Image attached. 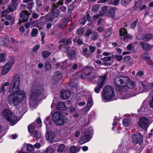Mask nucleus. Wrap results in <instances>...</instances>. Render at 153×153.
Listing matches in <instances>:
<instances>
[{"mask_svg": "<svg viewBox=\"0 0 153 153\" xmlns=\"http://www.w3.org/2000/svg\"><path fill=\"white\" fill-rule=\"evenodd\" d=\"M115 85L124 92V94L121 97L122 98L125 99L130 97L135 96L137 94L145 91L146 86L145 84L141 82L140 87L136 85V82L131 80L127 77H117L114 80Z\"/></svg>", "mask_w": 153, "mask_h": 153, "instance_id": "nucleus-1", "label": "nucleus"}, {"mask_svg": "<svg viewBox=\"0 0 153 153\" xmlns=\"http://www.w3.org/2000/svg\"><path fill=\"white\" fill-rule=\"evenodd\" d=\"M20 77L18 75L14 76L9 89V92L12 93L8 97L9 104L16 106L26 97V94L23 90H20Z\"/></svg>", "mask_w": 153, "mask_h": 153, "instance_id": "nucleus-2", "label": "nucleus"}, {"mask_svg": "<svg viewBox=\"0 0 153 153\" xmlns=\"http://www.w3.org/2000/svg\"><path fill=\"white\" fill-rule=\"evenodd\" d=\"M47 94V91L42 86H33L30 94L29 104L31 109L36 108L38 101L45 97Z\"/></svg>", "mask_w": 153, "mask_h": 153, "instance_id": "nucleus-3", "label": "nucleus"}, {"mask_svg": "<svg viewBox=\"0 0 153 153\" xmlns=\"http://www.w3.org/2000/svg\"><path fill=\"white\" fill-rule=\"evenodd\" d=\"M101 98L104 102H106L113 100L115 95V91L114 88L110 85L105 86L102 92Z\"/></svg>", "mask_w": 153, "mask_h": 153, "instance_id": "nucleus-4", "label": "nucleus"}, {"mask_svg": "<svg viewBox=\"0 0 153 153\" xmlns=\"http://www.w3.org/2000/svg\"><path fill=\"white\" fill-rule=\"evenodd\" d=\"M52 120L55 124L58 126L63 125L68 121L67 118L59 111H56L53 114Z\"/></svg>", "mask_w": 153, "mask_h": 153, "instance_id": "nucleus-5", "label": "nucleus"}, {"mask_svg": "<svg viewBox=\"0 0 153 153\" xmlns=\"http://www.w3.org/2000/svg\"><path fill=\"white\" fill-rule=\"evenodd\" d=\"M106 78V75H103L99 78L96 76L91 78L92 82L94 84L97 82V85L94 89V91L97 93H99L100 91L102 86L104 84Z\"/></svg>", "mask_w": 153, "mask_h": 153, "instance_id": "nucleus-6", "label": "nucleus"}, {"mask_svg": "<svg viewBox=\"0 0 153 153\" xmlns=\"http://www.w3.org/2000/svg\"><path fill=\"white\" fill-rule=\"evenodd\" d=\"M2 116L7 120L10 122L11 126L14 125L18 121L17 116L12 114L8 110H4Z\"/></svg>", "mask_w": 153, "mask_h": 153, "instance_id": "nucleus-7", "label": "nucleus"}, {"mask_svg": "<svg viewBox=\"0 0 153 153\" xmlns=\"http://www.w3.org/2000/svg\"><path fill=\"white\" fill-rule=\"evenodd\" d=\"M59 10L53 9L51 12V15H47L46 17V22H50L47 24V28L49 29L51 26V23L53 24L56 22V19H55L59 15Z\"/></svg>", "mask_w": 153, "mask_h": 153, "instance_id": "nucleus-8", "label": "nucleus"}, {"mask_svg": "<svg viewBox=\"0 0 153 153\" xmlns=\"http://www.w3.org/2000/svg\"><path fill=\"white\" fill-rule=\"evenodd\" d=\"M92 131V129L91 127L89 128L86 129L84 134L82 137L79 143L80 144L85 143L90 140V135Z\"/></svg>", "mask_w": 153, "mask_h": 153, "instance_id": "nucleus-9", "label": "nucleus"}, {"mask_svg": "<svg viewBox=\"0 0 153 153\" xmlns=\"http://www.w3.org/2000/svg\"><path fill=\"white\" fill-rule=\"evenodd\" d=\"M36 128V125L34 123H32L28 127V130L31 132V134L33 137L36 138H39L41 136V133L36 130L34 131Z\"/></svg>", "mask_w": 153, "mask_h": 153, "instance_id": "nucleus-10", "label": "nucleus"}, {"mask_svg": "<svg viewBox=\"0 0 153 153\" xmlns=\"http://www.w3.org/2000/svg\"><path fill=\"white\" fill-rule=\"evenodd\" d=\"M13 63L14 60L12 59L3 67L1 72L2 75H4L9 71Z\"/></svg>", "mask_w": 153, "mask_h": 153, "instance_id": "nucleus-11", "label": "nucleus"}, {"mask_svg": "<svg viewBox=\"0 0 153 153\" xmlns=\"http://www.w3.org/2000/svg\"><path fill=\"white\" fill-rule=\"evenodd\" d=\"M132 141L134 144L141 143L143 141V136L140 133H136L133 136Z\"/></svg>", "mask_w": 153, "mask_h": 153, "instance_id": "nucleus-12", "label": "nucleus"}, {"mask_svg": "<svg viewBox=\"0 0 153 153\" xmlns=\"http://www.w3.org/2000/svg\"><path fill=\"white\" fill-rule=\"evenodd\" d=\"M149 121L148 119L145 117H141L139 118V125L140 126L145 129L148 127Z\"/></svg>", "mask_w": 153, "mask_h": 153, "instance_id": "nucleus-13", "label": "nucleus"}, {"mask_svg": "<svg viewBox=\"0 0 153 153\" xmlns=\"http://www.w3.org/2000/svg\"><path fill=\"white\" fill-rule=\"evenodd\" d=\"M93 105V100L91 97H89L87 100V104L86 106L82 109V111L84 113H86L90 110Z\"/></svg>", "mask_w": 153, "mask_h": 153, "instance_id": "nucleus-14", "label": "nucleus"}, {"mask_svg": "<svg viewBox=\"0 0 153 153\" xmlns=\"http://www.w3.org/2000/svg\"><path fill=\"white\" fill-rule=\"evenodd\" d=\"M127 31L126 29L124 28H122L120 30V33L121 36V40H125L126 39L131 37L128 34H127Z\"/></svg>", "mask_w": 153, "mask_h": 153, "instance_id": "nucleus-15", "label": "nucleus"}, {"mask_svg": "<svg viewBox=\"0 0 153 153\" xmlns=\"http://www.w3.org/2000/svg\"><path fill=\"white\" fill-rule=\"evenodd\" d=\"M30 14V13H28L27 10L22 11L20 14V17L22 19V22H27L28 20L29 17L28 16Z\"/></svg>", "mask_w": 153, "mask_h": 153, "instance_id": "nucleus-16", "label": "nucleus"}, {"mask_svg": "<svg viewBox=\"0 0 153 153\" xmlns=\"http://www.w3.org/2000/svg\"><path fill=\"white\" fill-rule=\"evenodd\" d=\"M16 109L19 112L22 114H23L26 112L27 110V106L26 104H25L22 105L21 104H19V106L16 107Z\"/></svg>", "mask_w": 153, "mask_h": 153, "instance_id": "nucleus-17", "label": "nucleus"}, {"mask_svg": "<svg viewBox=\"0 0 153 153\" xmlns=\"http://www.w3.org/2000/svg\"><path fill=\"white\" fill-rule=\"evenodd\" d=\"M71 95V92L68 90L63 89L62 90L60 93L61 97L63 99H67L70 97Z\"/></svg>", "mask_w": 153, "mask_h": 153, "instance_id": "nucleus-18", "label": "nucleus"}, {"mask_svg": "<svg viewBox=\"0 0 153 153\" xmlns=\"http://www.w3.org/2000/svg\"><path fill=\"white\" fill-rule=\"evenodd\" d=\"M54 134L52 132H48L47 131V133L45 135L46 139L48 140L49 142H52L53 141Z\"/></svg>", "mask_w": 153, "mask_h": 153, "instance_id": "nucleus-19", "label": "nucleus"}, {"mask_svg": "<svg viewBox=\"0 0 153 153\" xmlns=\"http://www.w3.org/2000/svg\"><path fill=\"white\" fill-rule=\"evenodd\" d=\"M140 45L142 47L143 50H149L151 48L150 45L146 42H140Z\"/></svg>", "mask_w": 153, "mask_h": 153, "instance_id": "nucleus-20", "label": "nucleus"}, {"mask_svg": "<svg viewBox=\"0 0 153 153\" xmlns=\"http://www.w3.org/2000/svg\"><path fill=\"white\" fill-rule=\"evenodd\" d=\"M102 61L104 62H106L105 63L107 65H110L113 62L110 56L105 57L102 58Z\"/></svg>", "mask_w": 153, "mask_h": 153, "instance_id": "nucleus-21", "label": "nucleus"}, {"mask_svg": "<svg viewBox=\"0 0 153 153\" xmlns=\"http://www.w3.org/2000/svg\"><path fill=\"white\" fill-rule=\"evenodd\" d=\"M56 108L57 109L60 110H66L67 109L64 103L59 102L56 105Z\"/></svg>", "mask_w": 153, "mask_h": 153, "instance_id": "nucleus-22", "label": "nucleus"}, {"mask_svg": "<svg viewBox=\"0 0 153 153\" xmlns=\"http://www.w3.org/2000/svg\"><path fill=\"white\" fill-rule=\"evenodd\" d=\"M108 8L106 6L102 7L100 11V15L102 16H104L106 14L108 10Z\"/></svg>", "mask_w": 153, "mask_h": 153, "instance_id": "nucleus-23", "label": "nucleus"}, {"mask_svg": "<svg viewBox=\"0 0 153 153\" xmlns=\"http://www.w3.org/2000/svg\"><path fill=\"white\" fill-rule=\"evenodd\" d=\"M9 43L8 39L7 37L5 38H3L0 40V45L7 46Z\"/></svg>", "mask_w": 153, "mask_h": 153, "instance_id": "nucleus-24", "label": "nucleus"}, {"mask_svg": "<svg viewBox=\"0 0 153 153\" xmlns=\"http://www.w3.org/2000/svg\"><path fill=\"white\" fill-rule=\"evenodd\" d=\"M80 71H79L77 72L76 74V76H79L82 79H85V78H87L89 77H90L89 76V75H91V73L88 74H82V75L80 74Z\"/></svg>", "mask_w": 153, "mask_h": 153, "instance_id": "nucleus-25", "label": "nucleus"}, {"mask_svg": "<svg viewBox=\"0 0 153 153\" xmlns=\"http://www.w3.org/2000/svg\"><path fill=\"white\" fill-rule=\"evenodd\" d=\"M67 55L71 59H72L76 57V54L74 51L71 50L68 53Z\"/></svg>", "mask_w": 153, "mask_h": 153, "instance_id": "nucleus-26", "label": "nucleus"}, {"mask_svg": "<svg viewBox=\"0 0 153 153\" xmlns=\"http://www.w3.org/2000/svg\"><path fill=\"white\" fill-rule=\"evenodd\" d=\"M63 76V74L59 71L56 72L54 79L56 81L60 80Z\"/></svg>", "mask_w": 153, "mask_h": 153, "instance_id": "nucleus-27", "label": "nucleus"}, {"mask_svg": "<svg viewBox=\"0 0 153 153\" xmlns=\"http://www.w3.org/2000/svg\"><path fill=\"white\" fill-rule=\"evenodd\" d=\"M71 42V39H63L59 42V43H62V45L69 44Z\"/></svg>", "mask_w": 153, "mask_h": 153, "instance_id": "nucleus-28", "label": "nucleus"}, {"mask_svg": "<svg viewBox=\"0 0 153 153\" xmlns=\"http://www.w3.org/2000/svg\"><path fill=\"white\" fill-rule=\"evenodd\" d=\"M18 5L16 3L14 4L12 3V4L10 5L8 7V9L10 12L13 11L14 10L16 9Z\"/></svg>", "mask_w": 153, "mask_h": 153, "instance_id": "nucleus-29", "label": "nucleus"}, {"mask_svg": "<svg viewBox=\"0 0 153 153\" xmlns=\"http://www.w3.org/2000/svg\"><path fill=\"white\" fill-rule=\"evenodd\" d=\"M115 8L111 7L108 10V14L110 17L113 18L115 16Z\"/></svg>", "mask_w": 153, "mask_h": 153, "instance_id": "nucleus-30", "label": "nucleus"}, {"mask_svg": "<svg viewBox=\"0 0 153 153\" xmlns=\"http://www.w3.org/2000/svg\"><path fill=\"white\" fill-rule=\"evenodd\" d=\"M45 123L46 126V129L52 127V122L50 120L49 118L47 117L46 119L45 122Z\"/></svg>", "mask_w": 153, "mask_h": 153, "instance_id": "nucleus-31", "label": "nucleus"}, {"mask_svg": "<svg viewBox=\"0 0 153 153\" xmlns=\"http://www.w3.org/2000/svg\"><path fill=\"white\" fill-rule=\"evenodd\" d=\"M123 125L127 127L131 125V121L129 119H126L124 120L123 121Z\"/></svg>", "mask_w": 153, "mask_h": 153, "instance_id": "nucleus-32", "label": "nucleus"}, {"mask_svg": "<svg viewBox=\"0 0 153 153\" xmlns=\"http://www.w3.org/2000/svg\"><path fill=\"white\" fill-rule=\"evenodd\" d=\"M51 54V53L47 51H44L42 52V56L45 58H48Z\"/></svg>", "mask_w": 153, "mask_h": 153, "instance_id": "nucleus-33", "label": "nucleus"}, {"mask_svg": "<svg viewBox=\"0 0 153 153\" xmlns=\"http://www.w3.org/2000/svg\"><path fill=\"white\" fill-rule=\"evenodd\" d=\"M83 54L86 57H88L91 56V53L88 51V49L86 48L83 49L82 51Z\"/></svg>", "mask_w": 153, "mask_h": 153, "instance_id": "nucleus-34", "label": "nucleus"}, {"mask_svg": "<svg viewBox=\"0 0 153 153\" xmlns=\"http://www.w3.org/2000/svg\"><path fill=\"white\" fill-rule=\"evenodd\" d=\"M98 34L97 32H95L92 34L91 37V40H95L98 38Z\"/></svg>", "mask_w": 153, "mask_h": 153, "instance_id": "nucleus-35", "label": "nucleus"}, {"mask_svg": "<svg viewBox=\"0 0 153 153\" xmlns=\"http://www.w3.org/2000/svg\"><path fill=\"white\" fill-rule=\"evenodd\" d=\"M45 67L46 70H50L51 69V66L50 63L48 62H45Z\"/></svg>", "mask_w": 153, "mask_h": 153, "instance_id": "nucleus-36", "label": "nucleus"}, {"mask_svg": "<svg viewBox=\"0 0 153 153\" xmlns=\"http://www.w3.org/2000/svg\"><path fill=\"white\" fill-rule=\"evenodd\" d=\"M131 2V0H121V4L124 6H126Z\"/></svg>", "mask_w": 153, "mask_h": 153, "instance_id": "nucleus-37", "label": "nucleus"}, {"mask_svg": "<svg viewBox=\"0 0 153 153\" xmlns=\"http://www.w3.org/2000/svg\"><path fill=\"white\" fill-rule=\"evenodd\" d=\"M64 0H59L57 3L56 5H57L56 6L55 4H52V7H58V5H62L63 4V1Z\"/></svg>", "mask_w": 153, "mask_h": 153, "instance_id": "nucleus-38", "label": "nucleus"}, {"mask_svg": "<svg viewBox=\"0 0 153 153\" xmlns=\"http://www.w3.org/2000/svg\"><path fill=\"white\" fill-rule=\"evenodd\" d=\"M38 31L37 29H33L31 31V36L33 37L35 36L38 34Z\"/></svg>", "mask_w": 153, "mask_h": 153, "instance_id": "nucleus-39", "label": "nucleus"}, {"mask_svg": "<svg viewBox=\"0 0 153 153\" xmlns=\"http://www.w3.org/2000/svg\"><path fill=\"white\" fill-rule=\"evenodd\" d=\"M65 148V146L64 145L62 144L59 146L57 151L58 152H62L64 150Z\"/></svg>", "mask_w": 153, "mask_h": 153, "instance_id": "nucleus-40", "label": "nucleus"}, {"mask_svg": "<svg viewBox=\"0 0 153 153\" xmlns=\"http://www.w3.org/2000/svg\"><path fill=\"white\" fill-rule=\"evenodd\" d=\"M152 38V36L151 34H148L144 36L143 38V39L145 41H147L151 39Z\"/></svg>", "mask_w": 153, "mask_h": 153, "instance_id": "nucleus-41", "label": "nucleus"}, {"mask_svg": "<svg viewBox=\"0 0 153 153\" xmlns=\"http://www.w3.org/2000/svg\"><path fill=\"white\" fill-rule=\"evenodd\" d=\"M26 148L27 151H31L33 150V147L32 145L30 144H28L27 145Z\"/></svg>", "mask_w": 153, "mask_h": 153, "instance_id": "nucleus-42", "label": "nucleus"}, {"mask_svg": "<svg viewBox=\"0 0 153 153\" xmlns=\"http://www.w3.org/2000/svg\"><path fill=\"white\" fill-rule=\"evenodd\" d=\"M46 153H53L54 150L52 147L49 146L46 149Z\"/></svg>", "mask_w": 153, "mask_h": 153, "instance_id": "nucleus-43", "label": "nucleus"}, {"mask_svg": "<svg viewBox=\"0 0 153 153\" xmlns=\"http://www.w3.org/2000/svg\"><path fill=\"white\" fill-rule=\"evenodd\" d=\"M120 0H114L113 2H111L110 4L115 6L118 5L120 3Z\"/></svg>", "mask_w": 153, "mask_h": 153, "instance_id": "nucleus-44", "label": "nucleus"}, {"mask_svg": "<svg viewBox=\"0 0 153 153\" xmlns=\"http://www.w3.org/2000/svg\"><path fill=\"white\" fill-rule=\"evenodd\" d=\"M76 146H73L71 147L70 153H76L77 152H76Z\"/></svg>", "mask_w": 153, "mask_h": 153, "instance_id": "nucleus-45", "label": "nucleus"}, {"mask_svg": "<svg viewBox=\"0 0 153 153\" xmlns=\"http://www.w3.org/2000/svg\"><path fill=\"white\" fill-rule=\"evenodd\" d=\"M77 33L78 35H81L83 34L84 33V30L83 28H79L77 31Z\"/></svg>", "mask_w": 153, "mask_h": 153, "instance_id": "nucleus-46", "label": "nucleus"}, {"mask_svg": "<svg viewBox=\"0 0 153 153\" xmlns=\"http://www.w3.org/2000/svg\"><path fill=\"white\" fill-rule=\"evenodd\" d=\"M5 54L4 53L0 54V62L5 60Z\"/></svg>", "mask_w": 153, "mask_h": 153, "instance_id": "nucleus-47", "label": "nucleus"}, {"mask_svg": "<svg viewBox=\"0 0 153 153\" xmlns=\"http://www.w3.org/2000/svg\"><path fill=\"white\" fill-rule=\"evenodd\" d=\"M76 80H75V81L73 82L71 80L70 81V83L71 84V86H72L74 88H76L77 87L78 84L77 83H75V82H76Z\"/></svg>", "mask_w": 153, "mask_h": 153, "instance_id": "nucleus-48", "label": "nucleus"}, {"mask_svg": "<svg viewBox=\"0 0 153 153\" xmlns=\"http://www.w3.org/2000/svg\"><path fill=\"white\" fill-rule=\"evenodd\" d=\"M111 34V31L109 30H107L106 31L105 36L106 37H109Z\"/></svg>", "mask_w": 153, "mask_h": 153, "instance_id": "nucleus-49", "label": "nucleus"}, {"mask_svg": "<svg viewBox=\"0 0 153 153\" xmlns=\"http://www.w3.org/2000/svg\"><path fill=\"white\" fill-rule=\"evenodd\" d=\"M74 42H76L77 44L79 45H81L82 43V40L80 39H77L76 38H75L74 39Z\"/></svg>", "mask_w": 153, "mask_h": 153, "instance_id": "nucleus-50", "label": "nucleus"}, {"mask_svg": "<svg viewBox=\"0 0 153 153\" xmlns=\"http://www.w3.org/2000/svg\"><path fill=\"white\" fill-rule=\"evenodd\" d=\"M141 56L143 59L145 61L148 60L149 59V57L147 56L146 54H144L142 55Z\"/></svg>", "mask_w": 153, "mask_h": 153, "instance_id": "nucleus-51", "label": "nucleus"}, {"mask_svg": "<svg viewBox=\"0 0 153 153\" xmlns=\"http://www.w3.org/2000/svg\"><path fill=\"white\" fill-rule=\"evenodd\" d=\"M114 121L113 123H112V125L113 126L112 128V130H114V127H115L116 126L117 123V122H118V120L117 118L115 119V118H114Z\"/></svg>", "mask_w": 153, "mask_h": 153, "instance_id": "nucleus-52", "label": "nucleus"}, {"mask_svg": "<svg viewBox=\"0 0 153 153\" xmlns=\"http://www.w3.org/2000/svg\"><path fill=\"white\" fill-rule=\"evenodd\" d=\"M99 8V5L98 4H96L93 6L92 8V10L93 12L97 11Z\"/></svg>", "mask_w": 153, "mask_h": 153, "instance_id": "nucleus-53", "label": "nucleus"}, {"mask_svg": "<svg viewBox=\"0 0 153 153\" xmlns=\"http://www.w3.org/2000/svg\"><path fill=\"white\" fill-rule=\"evenodd\" d=\"M143 75V72L142 71H139L136 74V77H141Z\"/></svg>", "mask_w": 153, "mask_h": 153, "instance_id": "nucleus-54", "label": "nucleus"}, {"mask_svg": "<svg viewBox=\"0 0 153 153\" xmlns=\"http://www.w3.org/2000/svg\"><path fill=\"white\" fill-rule=\"evenodd\" d=\"M89 48L92 53H93L95 51L96 49L95 47L91 45L89 46Z\"/></svg>", "mask_w": 153, "mask_h": 153, "instance_id": "nucleus-55", "label": "nucleus"}, {"mask_svg": "<svg viewBox=\"0 0 153 153\" xmlns=\"http://www.w3.org/2000/svg\"><path fill=\"white\" fill-rule=\"evenodd\" d=\"M91 33V30H88L85 33V36H89Z\"/></svg>", "mask_w": 153, "mask_h": 153, "instance_id": "nucleus-56", "label": "nucleus"}, {"mask_svg": "<svg viewBox=\"0 0 153 153\" xmlns=\"http://www.w3.org/2000/svg\"><path fill=\"white\" fill-rule=\"evenodd\" d=\"M40 46L39 45H36L33 48V51L34 52L38 50Z\"/></svg>", "mask_w": 153, "mask_h": 153, "instance_id": "nucleus-57", "label": "nucleus"}, {"mask_svg": "<svg viewBox=\"0 0 153 153\" xmlns=\"http://www.w3.org/2000/svg\"><path fill=\"white\" fill-rule=\"evenodd\" d=\"M59 9L63 12L66 11V7L64 6H61L59 7Z\"/></svg>", "mask_w": 153, "mask_h": 153, "instance_id": "nucleus-58", "label": "nucleus"}, {"mask_svg": "<svg viewBox=\"0 0 153 153\" xmlns=\"http://www.w3.org/2000/svg\"><path fill=\"white\" fill-rule=\"evenodd\" d=\"M123 56H122L117 55L115 56V58L118 61H120L122 60Z\"/></svg>", "mask_w": 153, "mask_h": 153, "instance_id": "nucleus-59", "label": "nucleus"}, {"mask_svg": "<svg viewBox=\"0 0 153 153\" xmlns=\"http://www.w3.org/2000/svg\"><path fill=\"white\" fill-rule=\"evenodd\" d=\"M137 23V21H135L132 22L131 25V27L134 28L136 27Z\"/></svg>", "mask_w": 153, "mask_h": 153, "instance_id": "nucleus-60", "label": "nucleus"}, {"mask_svg": "<svg viewBox=\"0 0 153 153\" xmlns=\"http://www.w3.org/2000/svg\"><path fill=\"white\" fill-rule=\"evenodd\" d=\"M34 147L36 148L39 149L41 147V145L39 143H36L34 145Z\"/></svg>", "mask_w": 153, "mask_h": 153, "instance_id": "nucleus-61", "label": "nucleus"}, {"mask_svg": "<svg viewBox=\"0 0 153 153\" xmlns=\"http://www.w3.org/2000/svg\"><path fill=\"white\" fill-rule=\"evenodd\" d=\"M152 92H153V90H152ZM149 105L151 108H153V95L152 97V100L149 103Z\"/></svg>", "mask_w": 153, "mask_h": 153, "instance_id": "nucleus-62", "label": "nucleus"}, {"mask_svg": "<svg viewBox=\"0 0 153 153\" xmlns=\"http://www.w3.org/2000/svg\"><path fill=\"white\" fill-rule=\"evenodd\" d=\"M17 134H12L10 136V138L12 139H14L17 138Z\"/></svg>", "mask_w": 153, "mask_h": 153, "instance_id": "nucleus-63", "label": "nucleus"}, {"mask_svg": "<svg viewBox=\"0 0 153 153\" xmlns=\"http://www.w3.org/2000/svg\"><path fill=\"white\" fill-rule=\"evenodd\" d=\"M82 70L85 71H87L90 70V67L88 66L84 67L83 68Z\"/></svg>", "mask_w": 153, "mask_h": 153, "instance_id": "nucleus-64", "label": "nucleus"}]
</instances>
